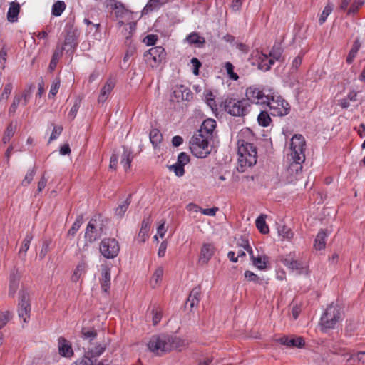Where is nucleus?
<instances>
[{"label": "nucleus", "mask_w": 365, "mask_h": 365, "mask_svg": "<svg viewBox=\"0 0 365 365\" xmlns=\"http://www.w3.org/2000/svg\"><path fill=\"white\" fill-rule=\"evenodd\" d=\"M165 52L162 46L153 47L144 53L147 63L152 67L156 66L165 58Z\"/></svg>", "instance_id": "f8f14e48"}, {"label": "nucleus", "mask_w": 365, "mask_h": 365, "mask_svg": "<svg viewBox=\"0 0 365 365\" xmlns=\"http://www.w3.org/2000/svg\"><path fill=\"white\" fill-rule=\"evenodd\" d=\"M133 160L132 152L125 148H123V152L121 155L120 163L123 165L125 171L130 167Z\"/></svg>", "instance_id": "7c9ffc66"}, {"label": "nucleus", "mask_w": 365, "mask_h": 365, "mask_svg": "<svg viewBox=\"0 0 365 365\" xmlns=\"http://www.w3.org/2000/svg\"><path fill=\"white\" fill-rule=\"evenodd\" d=\"M282 345L289 348H302L304 345V340L302 337H289L284 336L277 339Z\"/></svg>", "instance_id": "4468645a"}, {"label": "nucleus", "mask_w": 365, "mask_h": 365, "mask_svg": "<svg viewBox=\"0 0 365 365\" xmlns=\"http://www.w3.org/2000/svg\"><path fill=\"white\" fill-rule=\"evenodd\" d=\"M12 88H13V86H12V84L11 83L6 84V86H4V91H3V92L1 93L0 100L4 98L7 99L9 96V94L11 93V92L12 91Z\"/></svg>", "instance_id": "774afa93"}, {"label": "nucleus", "mask_w": 365, "mask_h": 365, "mask_svg": "<svg viewBox=\"0 0 365 365\" xmlns=\"http://www.w3.org/2000/svg\"><path fill=\"white\" fill-rule=\"evenodd\" d=\"M278 233L283 238L291 239L294 236V233L290 228L285 225L278 227Z\"/></svg>", "instance_id": "de8ad7c7"}, {"label": "nucleus", "mask_w": 365, "mask_h": 365, "mask_svg": "<svg viewBox=\"0 0 365 365\" xmlns=\"http://www.w3.org/2000/svg\"><path fill=\"white\" fill-rule=\"evenodd\" d=\"M58 351L59 354L64 357L69 358L73 355L71 343L62 336L58 339Z\"/></svg>", "instance_id": "6ab92c4d"}, {"label": "nucleus", "mask_w": 365, "mask_h": 365, "mask_svg": "<svg viewBox=\"0 0 365 365\" xmlns=\"http://www.w3.org/2000/svg\"><path fill=\"white\" fill-rule=\"evenodd\" d=\"M220 107L232 116L243 117L248 113L250 103L245 98H227L221 102Z\"/></svg>", "instance_id": "7ed1b4c3"}, {"label": "nucleus", "mask_w": 365, "mask_h": 365, "mask_svg": "<svg viewBox=\"0 0 365 365\" xmlns=\"http://www.w3.org/2000/svg\"><path fill=\"white\" fill-rule=\"evenodd\" d=\"M267 105L269 106L270 113L273 116H284L290 110L289 103L274 92H272Z\"/></svg>", "instance_id": "423d86ee"}, {"label": "nucleus", "mask_w": 365, "mask_h": 365, "mask_svg": "<svg viewBox=\"0 0 365 365\" xmlns=\"http://www.w3.org/2000/svg\"><path fill=\"white\" fill-rule=\"evenodd\" d=\"M62 130L63 128L61 126H55L50 136L49 141L56 140L60 135Z\"/></svg>", "instance_id": "338daca9"}, {"label": "nucleus", "mask_w": 365, "mask_h": 365, "mask_svg": "<svg viewBox=\"0 0 365 365\" xmlns=\"http://www.w3.org/2000/svg\"><path fill=\"white\" fill-rule=\"evenodd\" d=\"M252 264L260 270L267 269L269 257L267 255H258L252 260Z\"/></svg>", "instance_id": "bb28decb"}, {"label": "nucleus", "mask_w": 365, "mask_h": 365, "mask_svg": "<svg viewBox=\"0 0 365 365\" xmlns=\"http://www.w3.org/2000/svg\"><path fill=\"white\" fill-rule=\"evenodd\" d=\"M238 165L237 170L245 172L246 168L252 167L257 163V148L252 143L245 140L237 141Z\"/></svg>", "instance_id": "f03ea898"}, {"label": "nucleus", "mask_w": 365, "mask_h": 365, "mask_svg": "<svg viewBox=\"0 0 365 365\" xmlns=\"http://www.w3.org/2000/svg\"><path fill=\"white\" fill-rule=\"evenodd\" d=\"M83 217L82 215H80L77 217L76 221L68 232V236L73 237L76 235L83 223Z\"/></svg>", "instance_id": "58836bf2"}, {"label": "nucleus", "mask_w": 365, "mask_h": 365, "mask_svg": "<svg viewBox=\"0 0 365 365\" xmlns=\"http://www.w3.org/2000/svg\"><path fill=\"white\" fill-rule=\"evenodd\" d=\"M360 47H361V42L359 38H356L354 41L352 48L350 50V51L348 54V56L346 58V62L349 64H351L354 61V59L355 58Z\"/></svg>", "instance_id": "72a5a7b5"}, {"label": "nucleus", "mask_w": 365, "mask_h": 365, "mask_svg": "<svg viewBox=\"0 0 365 365\" xmlns=\"http://www.w3.org/2000/svg\"><path fill=\"white\" fill-rule=\"evenodd\" d=\"M20 277L21 275L19 269L14 267L9 274V295L14 297L19 288Z\"/></svg>", "instance_id": "2eb2a0df"}, {"label": "nucleus", "mask_w": 365, "mask_h": 365, "mask_svg": "<svg viewBox=\"0 0 365 365\" xmlns=\"http://www.w3.org/2000/svg\"><path fill=\"white\" fill-rule=\"evenodd\" d=\"M163 140V135L158 129H153L150 132V140L154 147L158 146Z\"/></svg>", "instance_id": "e433bc0d"}, {"label": "nucleus", "mask_w": 365, "mask_h": 365, "mask_svg": "<svg viewBox=\"0 0 365 365\" xmlns=\"http://www.w3.org/2000/svg\"><path fill=\"white\" fill-rule=\"evenodd\" d=\"M364 3V0H354V1L351 5L350 8L348 9V14H354L356 13L359 10V8Z\"/></svg>", "instance_id": "5fc2aeb1"}, {"label": "nucleus", "mask_w": 365, "mask_h": 365, "mask_svg": "<svg viewBox=\"0 0 365 365\" xmlns=\"http://www.w3.org/2000/svg\"><path fill=\"white\" fill-rule=\"evenodd\" d=\"M225 68L230 78L235 81H237L239 78L238 75L234 72V66L230 62H226Z\"/></svg>", "instance_id": "4d7b16f0"}, {"label": "nucleus", "mask_w": 365, "mask_h": 365, "mask_svg": "<svg viewBox=\"0 0 365 365\" xmlns=\"http://www.w3.org/2000/svg\"><path fill=\"white\" fill-rule=\"evenodd\" d=\"M357 360V365H365V352H359L356 354H351L349 356V361Z\"/></svg>", "instance_id": "864d4df0"}, {"label": "nucleus", "mask_w": 365, "mask_h": 365, "mask_svg": "<svg viewBox=\"0 0 365 365\" xmlns=\"http://www.w3.org/2000/svg\"><path fill=\"white\" fill-rule=\"evenodd\" d=\"M150 224V217L145 219L142 222V227H141L139 235L142 234L143 235H145L149 230Z\"/></svg>", "instance_id": "69168bd1"}, {"label": "nucleus", "mask_w": 365, "mask_h": 365, "mask_svg": "<svg viewBox=\"0 0 365 365\" xmlns=\"http://www.w3.org/2000/svg\"><path fill=\"white\" fill-rule=\"evenodd\" d=\"M16 126L13 125L12 123H10L6 128L2 138L4 144L7 143L10 140V139L14 136Z\"/></svg>", "instance_id": "79ce46f5"}, {"label": "nucleus", "mask_w": 365, "mask_h": 365, "mask_svg": "<svg viewBox=\"0 0 365 365\" xmlns=\"http://www.w3.org/2000/svg\"><path fill=\"white\" fill-rule=\"evenodd\" d=\"M101 287L105 292H107L110 287V269L108 267L102 268V278L101 279Z\"/></svg>", "instance_id": "5701e85b"}, {"label": "nucleus", "mask_w": 365, "mask_h": 365, "mask_svg": "<svg viewBox=\"0 0 365 365\" xmlns=\"http://www.w3.org/2000/svg\"><path fill=\"white\" fill-rule=\"evenodd\" d=\"M113 9L115 10L116 16H122L126 12L123 5L118 3H115L113 5Z\"/></svg>", "instance_id": "e2e57ef3"}, {"label": "nucleus", "mask_w": 365, "mask_h": 365, "mask_svg": "<svg viewBox=\"0 0 365 365\" xmlns=\"http://www.w3.org/2000/svg\"><path fill=\"white\" fill-rule=\"evenodd\" d=\"M31 304L29 292L25 289H21L19 292V301L18 304L19 317L21 318L24 322H27L30 319Z\"/></svg>", "instance_id": "1a4fd4ad"}, {"label": "nucleus", "mask_w": 365, "mask_h": 365, "mask_svg": "<svg viewBox=\"0 0 365 365\" xmlns=\"http://www.w3.org/2000/svg\"><path fill=\"white\" fill-rule=\"evenodd\" d=\"M173 96L177 101H190L192 98V93L191 91L182 85L176 87L173 91Z\"/></svg>", "instance_id": "f3484780"}, {"label": "nucleus", "mask_w": 365, "mask_h": 365, "mask_svg": "<svg viewBox=\"0 0 365 365\" xmlns=\"http://www.w3.org/2000/svg\"><path fill=\"white\" fill-rule=\"evenodd\" d=\"M266 215H261L256 220V227L259 230V232L262 234H267L269 232V227L266 224L265 221Z\"/></svg>", "instance_id": "c9c22d12"}, {"label": "nucleus", "mask_w": 365, "mask_h": 365, "mask_svg": "<svg viewBox=\"0 0 365 365\" xmlns=\"http://www.w3.org/2000/svg\"><path fill=\"white\" fill-rule=\"evenodd\" d=\"M33 238V236L31 235V234H27L26 235V237H24V240H23V242H22V245L19 250V255H25L27 252V250H29V245H30V243H31V241Z\"/></svg>", "instance_id": "49530a36"}, {"label": "nucleus", "mask_w": 365, "mask_h": 365, "mask_svg": "<svg viewBox=\"0 0 365 365\" xmlns=\"http://www.w3.org/2000/svg\"><path fill=\"white\" fill-rule=\"evenodd\" d=\"M77 46L76 39L73 34L68 33L65 37L64 44L62 48H66L65 50H74Z\"/></svg>", "instance_id": "2f4dec72"}, {"label": "nucleus", "mask_w": 365, "mask_h": 365, "mask_svg": "<svg viewBox=\"0 0 365 365\" xmlns=\"http://www.w3.org/2000/svg\"><path fill=\"white\" fill-rule=\"evenodd\" d=\"M268 55L263 53L262 54V57H259L261 61L259 64V68L260 69L269 71L271 66L274 63V61L276 60L272 58L268 59Z\"/></svg>", "instance_id": "f704fd0d"}, {"label": "nucleus", "mask_w": 365, "mask_h": 365, "mask_svg": "<svg viewBox=\"0 0 365 365\" xmlns=\"http://www.w3.org/2000/svg\"><path fill=\"white\" fill-rule=\"evenodd\" d=\"M170 170H173L175 175L178 177H181L185 174V169L182 165L176 163L175 164L169 167Z\"/></svg>", "instance_id": "bf43d9fd"}, {"label": "nucleus", "mask_w": 365, "mask_h": 365, "mask_svg": "<svg viewBox=\"0 0 365 365\" xmlns=\"http://www.w3.org/2000/svg\"><path fill=\"white\" fill-rule=\"evenodd\" d=\"M257 121L261 126L267 127L269 125L271 118L266 111H262L257 117Z\"/></svg>", "instance_id": "c03bdc74"}, {"label": "nucleus", "mask_w": 365, "mask_h": 365, "mask_svg": "<svg viewBox=\"0 0 365 365\" xmlns=\"http://www.w3.org/2000/svg\"><path fill=\"white\" fill-rule=\"evenodd\" d=\"M11 318V314L9 311L0 314V329L3 328Z\"/></svg>", "instance_id": "13d9d810"}, {"label": "nucleus", "mask_w": 365, "mask_h": 365, "mask_svg": "<svg viewBox=\"0 0 365 365\" xmlns=\"http://www.w3.org/2000/svg\"><path fill=\"white\" fill-rule=\"evenodd\" d=\"M282 262L286 267L292 270H301L303 269V264L294 259L291 254L283 259Z\"/></svg>", "instance_id": "b1692460"}, {"label": "nucleus", "mask_w": 365, "mask_h": 365, "mask_svg": "<svg viewBox=\"0 0 365 365\" xmlns=\"http://www.w3.org/2000/svg\"><path fill=\"white\" fill-rule=\"evenodd\" d=\"M282 54V48L279 44H274L270 51L269 56L270 58L279 61Z\"/></svg>", "instance_id": "a18cd8bd"}, {"label": "nucleus", "mask_w": 365, "mask_h": 365, "mask_svg": "<svg viewBox=\"0 0 365 365\" xmlns=\"http://www.w3.org/2000/svg\"><path fill=\"white\" fill-rule=\"evenodd\" d=\"M327 235V232L324 230H321L314 240V246L316 250H321L325 247L326 241L325 239Z\"/></svg>", "instance_id": "cd10ccee"}, {"label": "nucleus", "mask_w": 365, "mask_h": 365, "mask_svg": "<svg viewBox=\"0 0 365 365\" xmlns=\"http://www.w3.org/2000/svg\"><path fill=\"white\" fill-rule=\"evenodd\" d=\"M216 121L212 118H207L205 120L200 128L196 133L200 134H205V136L209 135V138L212 139V133L216 128Z\"/></svg>", "instance_id": "a211bd4d"}, {"label": "nucleus", "mask_w": 365, "mask_h": 365, "mask_svg": "<svg viewBox=\"0 0 365 365\" xmlns=\"http://www.w3.org/2000/svg\"><path fill=\"white\" fill-rule=\"evenodd\" d=\"M304 146L305 140L302 135H294L291 139L290 153L287 155V159L290 163L287 170V175L290 176V182L296 180L302 172V163L305 160Z\"/></svg>", "instance_id": "f257e3e1"}, {"label": "nucleus", "mask_w": 365, "mask_h": 365, "mask_svg": "<svg viewBox=\"0 0 365 365\" xmlns=\"http://www.w3.org/2000/svg\"><path fill=\"white\" fill-rule=\"evenodd\" d=\"M214 254V247L211 244H204L200 252V262L206 264Z\"/></svg>", "instance_id": "412c9836"}, {"label": "nucleus", "mask_w": 365, "mask_h": 365, "mask_svg": "<svg viewBox=\"0 0 365 365\" xmlns=\"http://www.w3.org/2000/svg\"><path fill=\"white\" fill-rule=\"evenodd\" d=\"M341 317V314L339 307L334 304H329L320 319L322 329H334Z\"/></svg>", "instance_id": "39448f33"}, {"label": "nucleus", "mask_w": 365, "mask_h": 365, "mask_svg": "<svg viewBox=\"0 0 365 365\" xmlns=\"http://www.w3.org/2000/svg\"><path fill=\"white\" fill-rule=\"evenodd\" d=\"M66 9V4L63 1H57L52 6V14L55 16H59Z\"/></svg>", "instance_id": "ea45409f"}, {"label": "nucleus", "mask_w": 365, "mask_h": 365, "mask_svg": "<svg viewBox=\"0 0 365 365\" xmlns=\"http://www.w3.org/2000/svg\"><path fill=\"white\" fill-rule=\"evenodd\" d=\"M272 91H268L266 93L264 91L257 88L250 87L246 90L247 99L249 101L256 104H267L271 97Z\"/></svg>", "instance_id": "9d476101"}, {"label": "nucleus", "mask_w": 365, "mask_h": 365, "mask_svg": "<svg viewBox=\"0 0 365 365\" xmlns=\"http://www.w3.org/2000/svg\"><path fill=\"white\" fill-rule=\"evenodd\" d=\"M245 277L250 282H254L259 284L261 283L259 277L256 274L251 271L247 270L245 272Z\"/></svg>", "instance_id": "680f3d73"}, {"label": "nucleus", "mask_w": 365, "mask_h": 365, "mask_svg": "<svg viewBox=\"0 0 365 365\" xmlns=\"http://www.w3.org/2000/svg\"><path fill=\"white\" fill-rule=\"evenodd\" d=\"M201 296V287L200 286H197L194 287L187 299V304L190 303V307L191 309L198 305Z\"/></svg>", "instance_id": "aec40b11"}, {"label": "nucleus", "mask_w": 365, "mask_h": 365, "mask_svg": "<svg viewBox=\"0 0 365 365\" xmlns=\"http://www.w3.org/2000/svg\"><path fill=\"white\" fill-rule=\"evenodd\" d=\"M333 10V6L331 4H328L324 9L319 19V23L320 25L323 24L327 18V16L331 13Z\"/></svg>", "instance_id": "09e8293b"}, {"label": "nucleus", "mask_w": 365, "mask_h": 365, "mask_svg": "<svg viewBox=\"0 0 365 365\" xmlns=\"http://www.w3.org/2000/svg\"><path fill=\"white\" fill-rule=\"evenodd\" d=\"M80 104H81V100L76 99L74 102L73 106L71 107V108L69 111V113H68V118L71 120H73L76 118L77 113L80 108Z\"/></svg>", "instance_id": "603ef678"}, {"label": "nucleus", "mask_w": 365, "mask_h": 365, "mask_svg": "<svg viewBox=\"0 0 365 365\" xmlns=\"http://www.w3.org/2000/svg\"><path fill=\"white\" fill-rule=\"evenodd\" d=\"M167 335L153 336L148 342V349L158 355H161L168 351L167 344Z\"/></svg>", "instance_id": "9b49d317"}, {"label": "nucleus", "mask_w": 365, "mask_h": 365, "mask_svg": "<svg viewBox=\"0 0 365 365\" xmlns=\"http://www.w3.org/2000/svg\"><path fill=\"white\" fill-rule=\"evenodd\" d=\"M160 0H149L146 6L143 9V13L148 14L150 11L156 10L160 8L161 4L160 3Z\"/></svg>", "instance_id": "37998d69"}, {"label": "nucleus", "mask_w": 365, "mask_h": 365, "mask_svg": "<svg viewBox=\"0 0 365 365\" xmlns=\"http://www.w3.org/2000/svg\"><path fill=\"white\" fill-rule=\"evenodd\" d=\"M82 338L88 342V344L93 343L98 336L97 331L94 328L83 327L81 329Z\"/></svg>", "instance_id": "393cba45"}, {"label": "nucleus", "mask_w": 365, "mask_h": 365, "mask_svg": "<svg viewBox=\"0 0 365 365\" xmlns=\"http://www.w3.org/2000/svg\"><path fill=\"white\" fill-rule=\"evenodd\" d=\"M107 345L106 343H91L88 344L87 351H85L84 354L86 357L96 359L99 357L106 350Z\"/></svg>", "instance_id": "ddd939ff"}, {"label": "nucleus", "mask_w": 365, "mask_h": 365, "mask_svg": "<svg viewBox=\"0 0 365 365\" xmlns=\"http://www.w3.org/2000/svg\"><path fill=\"white\" fill-rule=\"evenodd\" d=\"M209 135L205 136V134L195 133L190 140L191 153L197 158H206L212 150Z\"/></svg>", "instance_id": "20e7f679"}, {"label": "nucleus", "mask_w": 365, "mask_h": 365, "mask_svg": "<svg viewBox=\"0 0 365 365\" xmlns=\"http://www.w3.org/2000/svg\"><path fill=\"white\" fill-rule=\"evenodd\" d=\"M163 272L164 271L162 267H158L155 269L150 279V284H152L153 287H155L161 281L163 276Z\"/></svg>", "instance_id": "4c0bfd02"}, {"label": "nucleus", "mask_w": 365, "mask_h": 365, "mask_svg": "<svg viewBox=\"0 0 365 365\" xmlns=\"http://www.w3.org/2000/svg\"><path fill=\"white\" fill-rule=\"evenodd\" d=\"M358 324L354 320H346L345 326V333L348 336H352L356 331Z\"/></svg>", "instance_id": "a19ab883"}, {"label": "nucleus", "mask_w": 365, "mask_h": 365, "mask_svg": "<svg viewBox=\"0 0 365 365\" xmlns=\"http://www.w3.org/2000/svg\"><path fill=\"white\" fill-rule=\"evenodd\" d=\"M35 174H36V168L34 167L32 169H31L28 171V173H26L24 180L21 182V185L23 186L29 185L33 180V178H34Z\"/></svg>", "instance_id": "8fccbe9b"}, {"label": "nucleus", "mask_w": 365, "mask_h": 365, "mask_svg": "<svg viewBox=\"0 0 365 365\" xmlns=\"http://www.w3.org/2000/svg\"><path fill=\"white\" fill-rule=\"evenodd\" d=\"M99 250L105 258L113 259L120 251L119 243L114 238H105L100 243Z\"/></svg>", "instance_id": "6e6552de"}, {"label": "nucleus", "mask_w": 365, "mask_h": 365, "mask_svg": "<svg viewBox=\"0 0 365 365\" xmlns=\"http://www.w3.org/2000/svg\"><path fill=\"white\" fill-rule=\"evenodd\" d=\"M20 6L18 3L11 2L7 13V19L9 22H16L19 14Z\"/></svg>", "instance_id": "a878e982"}, {"label": "nucleus", "mask_w": 365, "mask_h": 365, "mask_svg": "<svg viewBox=\"0 0 365 365\" xmlns=\"http://www.w3.org/2000/svg\"><path fill=\"white\" fill-rule=\"evenodd\" d=\"M103 233V224L99 220L96 218H92L88 222L86 232H85V239L86 243L85 244L83 248L87 249L88 243H93L102 236Z\"/></svg>", "instance_id": "0eeeda50"}, {"label": "nucleus", "mask_w": 365, "mask_h": 365, "mask_svg": "<svg viewBox=\"0 0 365 365\" xmlns=\"http://www.w3.org/2000/svg\"><path fill=\"white\" fill-rule=\"evenodd\" d=\"M65 49H66V48H61V49L56 48L53 51V53L52 55L51 60V62H50V64L48 66V71L50 72H53L55 70L58 61L60 60V58H61V56L63 55V51Z\"/></svg>", "instance_id": "c85d7f7f"}, {"label": "nucleus", "mask_w": 365, "mask_h": 365, "mask_svg": "<svg viewBox=\"0 0 365 365\" xmlns=\"http://www.w3.org/2000/svg\"><path fill=\"white\" fill-rule=\"evenodd\" d=\"M167 344H168V351L173 349L181 350L186 344L185 341L179 337L167 335Z\"/></svg>", "instance_id": "4be33fe9"}, {"label": "nucleus", "mask_w": 365, "mask_h": 365, "mask_svg": "<svg viewBox=\"0 0 365 365\" xmlns=\"http://www.w3.org/2000/svg\"><path fill=\"white\" fill-rule=\"evenodd\" d=\"M190 162V156L184 152L178 155L177 163L182 165L183 167Z\"/></svg>", "instance_id": "052dcab7"}, {"label": "nucleus", "mask_w": 365, "mask_h": 365, "mask_svg": "<svg viewBox=\"0 0 365 365\" xmlns=\"http://www.w3.org/2000/svg\"><path fill=\"white\" fill-rule=\"evenodd\" d=\"M21 102V97L20 96H16L13 100V102L9 108V114H14L16 110V108L18 107V106L19 105Z\"/></svg>", "instance_id": "0e129e2a"}, {"label": "nucleus", "mask_w": 365, "mask_h": 365, "mask_svg": "<svg viewBox=\"0 0 365 365\" xmlns=\"http://www.w3.org/2000/svg\"><path fill=\"white\" fill-rule=\"evenodd\" d=\"M153 314V324L157 325L162 319V310L160 308H153L152 310Z\"/></svg>", "instance_id": "6e6d98bb"}, {"label": "nucleus", "mask_w": 365, "mask_h": 365, "mask_svg": "<svg viewBox=\"0 0 365 365\" xmlns=\"http://www.w3.org/2000/svg\"><path fill=\"white\" fill-rule=\"evenodd\" d=\"M60 83H61V81H60L59 78H56L53 81L51 86L50 92L48 94L49 98H53L56 95V93H58V89L60 88Z\"/></svg>", "instance_id": "3c124183"}, {"label": "nucleus", "mask_w": 365, "mask_h": 365, "mask_svg": "<svg viewBox=\"0 0 365 365\" xmlns=\"http://www.w3.org/2000/svg\"><path fill=\"white\" fill-rule=\"evenodd\" d=\"M115 86V81L113 78H109L107 81L106 82L103 87L101 88L98 101L99 103H103L105 102L113 89L114 88Z\"/></svg>", "instance_id": "dca6fc26"}, {"label": "nucleus", "mask_w": 365, "mask_h": 365, "mask_svg": "<svg viewBox=\"0 0 365 365\" xmlns=\"http://www.w3.org/2000/svg\"><path fill=\"white\" fill-rule=\"evenodd\" d=\"M186 40L190 44H195L197 47H202L205 43V39L204 37L200 36L197 33H191L187 38Z\"/></svg>", "instance_id": "c756f323"}, {"label": "nucleus", "mask_w": 365, "mask_h": 365, "mask_svg": "<svg viewBox=\"0 0 365 365\" xmlns=\"http://www.w3.org/2000/svg\"><path fill=\"white\" fill-rule=\"evenodd\" d=\"M130 197L131 195H130L128 197L125 201L122 202L115 209V215L117 217L120 218L123 217L130 204Z\"/></svg>", "instance_id": "473e14b6"}]
</instances>
